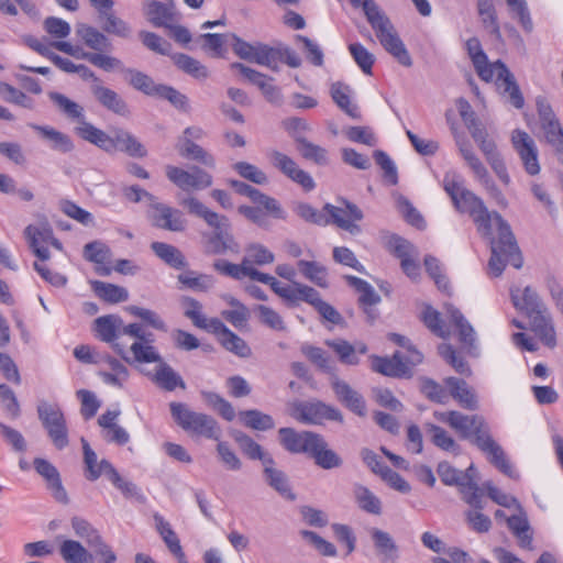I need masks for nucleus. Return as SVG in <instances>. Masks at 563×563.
Segmentation results:
<instances>
[{
    "label": "nucleus",
    "mask_w": 563,
    "mask_h": 563,
    "mask_svg": "<svg viewBox=\"0 0 563 563\" xmlns=\"http://www.w3.org/2000/svg\"><path fill=\"white\" fill-rule=\"evenodd\" d=\"M243 264L246 267H253V265H267L275 261V255L265 245L261 243H251L245 247V256L243 257Z\"/></svg>",
    "instance_id": "de8ad7c7"
},
{
    "label": "nucleus",
    "mask_w": 563,
    "mask_h": 563,
    "mask_svg": "<svg viewBox=\"0 0 563 563\" xmlns=\"http://www.w3.org/2000/svg\"><path fill=\"white\" fill-rule=\"evenodd\" d=\"M179 205L187 211L201 218L205 222L213 229V232L205 235V253L209 255H222L228 252L238 254L240 253V244L230 232V221L228 217L219 214L194 196L186 197L179 200Z\"/></svg>",
    "instance_id": "7ed1b4c3"
},
{
    "label": "nucleus",
    "mask_w": 563,
    "mask_h": 563,
    "mask_svg": "<svg viewBox=\"0 0 563 563\" xmlns=\"http://www.w3.org/2000/svg\"><path fill=\"white\" fill-rule=\"evenodd\" d=\"M507 523L514 536L518 539L519 545L522 549L531 550L532 534L527 518L523 516H511L507 518Z\"/></svg>",
    "instance_id": "3c124183"
},
{
    "label": "nucleus",
    "mask_w": 563,
    "mask_h": 563,
    "mask_svg": "<svg viewBox=\"0 0 563 563\" xmlns=\"http://www.w3.org/2000/svg\"><path fill=\"white\" fill-rule=\"evenodd\" d=\"M363 11L380 45L405 67L412 65L411 56L390 19L374 0H363Z\"/></svg>",
    "instance_id": "423d86ee"
},
{
    "label": "nucleus",
    "mask_w": 563,
    "mask_h": 563,
    "mask_svg": "<svg viewBox=\"0 0 563 563\" xmlns=\"http://www.w3.org/2000/svg\"><path fill=\"white\" fill-rule=\"evenodd\" d=\"M262 466L265 483L283 498L294 501L296 499V494L291 489L288 476L285 472L276 467L274 457L266 459V463Z\"/></svg>",
    "instance_id": "5701e85b"
},
{
    "label": "nucleus",
    "mask_w": 563,
    "mask_h": 563,
    "mask_svg": "<svg viewBox=\"0 0 563 563\" xmlns=\"http://www.w3.org/2000/svg\"><path fill=\"white\" fill-rule=\"evenodd\" d=\"M437 472L441 482L446 486L461 487L464 486L465 483H470V475L467 473H463V471L453 467L446 461L438 464Z\"/></svg>",
    "instance_id": "6e6d98bb"
},
{
    "label": "nucleus",
    "mask_w": 563,
    "mask_h": 563,
    "mask_svg": "<svg viewBox=\"0 0 563 563\" xmlns=\"http://www.w3.org/2000/svg\"><path fill=\"white\" fill-rule=\"evenodd\" d=\"M331 387L338 400L350 411L360 417H364L366 415V404L363 396L353 389L346 382L334 377L331 382Z\"/></svg>",
    "instance_id": "4be33fe9"
},
{
    "label": "nucleus",
    "mask_w": 563,
    "mask_h": 563,
    "mask_svg": "<svg viewBox=\"0 0 563 563\" xmlns=\"http://www.w3.org/2000/svg\"><path fill=\"white\" fill-rule=\"evenodd\" d=\"M150 219L153 227L170 232H184L188 224L181 210L156 201L152 203Z\"/></svg>",
    "instance_id": "2eb2a0df"
},
{
    "label": "nucleus",
    "mask_w": 563,
    "mask_h": 563,
    "mask_svg": "<svg viewBox=\"0 0 563 563\" xmlns=\"http://www.w3.org/2000/svg\"><path fill=\"white\" fill-rule=\"evenodd\" d=\"M121 317L118 314H107L97 318L93 321V330L98 339L110 343L112 349L125 358V345L118 342L120 339Z\"/></svg>",
    "instance_id": "a211bd4d"
},
{
    "label": "nucleus",
    "mask_w": 563,
    "mask_h": 563,
    "mask_svg": "<svg viewBox=\"0 0 563 563\" xmlns=\"http://www.w3.org/2000/svg\"><path fill=\"white\" fill-rule=\"evenodd\" d=\"M178 282L181 283L185 287L196 291H207L214 284V279L211 275H195V272L191 271L178 275Z\"/></svg>",
    "instance_id": "338daca9"
},
{
    "label": "nucleus",
    "mask_w": 563,
    "mask_h": 563,
    "mask_svg": "<svg viewBox=\"0 0 563 563\" xmlns=\"http://www.w3.org/2000/svg\"><path fill=\"white\" fill-rule=\"evenodd\" d=\"M294 212L306 222L320 227L330 224V219L323 209L318 210L307 202L296 203L294 207Z\"/></svg>",
    "instance_id": "69168bd1"
},
{
    "label": "nucleus",
    "mask_w": 563,
    "mask_h": 563,
    "mask_svg": "<svg viewBox=\"0 0 563 563\" xmlns=\"http://www.w3.org/2000/svg\"><path fill=\"white\" fill-rule=\"evenodd\" d=\"M298 268L308 280L316 284L317 286L321 288H327L329 286L327 269L323 265L313 261L310 262L300 260L298 262Z\"/></svg>",
    "instance_id": "5fc2aeb1"
},
{
    "label": "nucleus",
    "mask_w": 563,
    "mask_h": 563,
    "mask_svg": "<svg viewBox=\"0 0 563 563\" xmlns=\"http://www.w3.org/2000/svg\"><path fill=\"white\" fill-rule=\"evenodd\" d=\"M376 558L380 563H397L399 560V547L389 532L372 527L367 530Z\"/></svg>",
    "instance_id": "6ab92c4d"
},
{
    "label": "nucleus",
    "mask_w": 563,
    "mask_h": 563,
    "mask_svg": "<svg viewBox=\"0 0 563 563\" xmlns=\"http://www.w3.org/2000/svg\"><path fill=\"white\" fill-rule=\"evenodd\" d=\"M279 55V48L272 47L262 42H256V48L252 57L251 63L266 66L273 71H278L277 60Z\"/></svg>",
    "instance_id": "052dcab7"
},
{
    "label": "nucleus",
    "mask_w": 563,
    "mask_h": 563,
    "mask_svg": "<svg viewBox=\"0 0 563 563\" xmlns=\"http://www.w3.org/2000/svg\"><path fill=\"white\" fill-rule=\"evenodd\" d=\"M91 287L99 298L109 303L124 302L129 298L128 290L114 284L93 280L91 282Z\"/></svg>",
    "instance_id": "a19ab883"
},
{
    "label": "nucleus",
    "mask_w": 563,
    "mask_h": 563,
    "mask_svg": "<svg viewBox=\"0 0 563 563\" xmlns=\"http://www.w3.org/2000/svg\"><path fill=\"white\" fill-rule=\"evenodd\" d=\"M151 249L157 257H159L173 268L181 269L187 265L183 253L172 244L164 242H153L151 244Z\"/></svg>",
    "instance_id": "ea45409f"
},
{
    "label": "nucleus",
    "mask_w": 563,
    "mask_h": 563,
    "mask_svg": "<svg viewBox=\"0 0 563 563\" xmlns=\"http://www.w3.org/2000/svg\"><path fill=\"white\" fill-rule=\"evenodd\" d=\"M445 385L450 388V395L465 409L475 410L477 408V398L467 383L461 378L446 377Z\"/></svg>",
    "instance_id": "c756f323"
},
{
    "label": "nucleus",
    "mask_w": 563,
    "mask_h": 563,
    "mask_svg": "<svg viewBox=\"0 0 563 563\" xmlns=\"http://www.w3.org/2000/svg\"><path fill=\"white\" fill-rule=\"evenodd\" d=\"M153 380L158 387L166 391H173L176 387H180L181 389L186 388V384L181 376L176 373L172 366L162 361L156 368Z\"/></svg>",
    "instance_id": "58836bf2"
},
{
    "label": "nucleus",
    "mask_w": 563,
    "mask_h": 563,
    "mask_svg": "<svg viewBox=\"0 0 563 563\" xmlns=\"http://www.w3.org/2000/svg\"><path fill=\"white\" fill-rule=\"evenodd\" d=\"M84 257L86 261L95 263L96 273L100 276H109L112 268L104 263L111 257L110 247L101 241H92L84 246Z\"/></svg>",
    "instance_id": "cd10ccee"
},
{
    "label": "nucleus",
    "mask_w": 563,
    "mask_h": 563,
    "mask_svg": "<svg viewBox=\"0 0 563 563\" xmlns=\"http://www.w3.org/2000/svg\"><path fill=\"white\" fill-rule=\"evenodd\" d=\"M103 474L109 478L115 488H118L126 498L137 495V487L130 481H125L108 460H101Z\"/></svg>",
    "instance_id": "09e8293b"
},
{
    "label": "nucleus",
    "mask_w": 563,
    "mask_h": 563,
    "mask_svg": "<svg viewBox=\"0 0 563 563\" xmlns=\"http://www.w3.org/2000/svg\"><path fill=\"white\" fill-rule=\"evenodd\" d=\"M448 314L450 321L459 330L460 341L464 344L472 345L475 340V332L473 327L464 318L463 313L459 309L451 306L448 308Z\"/></svg>",
    "instance_id": "680f3d73"
},
{
    "label": "nucleus",
    "mask_w": 563,
    "mask_h": 563,
    "mask_svg": "<svg viewBox=\"0 0 563 563\" xmlns=\"http://www.w3.org/2000/svg\"><path fill=\"white\" fill-rule=\"evenodd\" d=\"M210 329L219 336L220 343L229 352L240 357H249L251 355L252 352L246 342L219 319L210 320Z\"/></svg>",
    "instance_id": "412c9836"
},
{
    "label": "nucleus",
    "mask_w": 563,
    "mask_h": 563,
    "mask_svg": "<svg viewBox=\"0 0 563 563\" xmlns=\"http://www.w3.org/2000/svg\"><path fill=\"white\" fill-rule=\"evenodd\" d=\"M511 143L522 161L525 170L531 176L538 175L540 173V164L538 148L533 139L526 131L517 129L511 134Z\"/></svg>",
    "instance_id": "f3484780"
},
{
    "label": "nucleus",
    "mask_w": 563,
    "mask_h": 563,
    "mask_svg": "<svg viewBox=\"0 0 563 563\" xmlns=\"http://www.w3.org/2000/svg\"><path fill=\"white\" fill-rule=\"evenodd\" d=\"M451 417L453 418L451 428L459 433L460 438L471 440L487 456L489 463L503 474L510 478L518 477L505 451L490 435L489 427L482 416H467L455 411Z\"/></svg>",
    "instance_id": "f03ea898"
},
{
    "label": "nucleus",
    "mask_w": 563,
    "mask_h": 563,
    "mask_svg": "<svg viewBox=\"0 0 563 563\" xmlns=\"http://www.w3.org/2000/svg\"><path fill=\"white\" fill-rule=\"evenodd\" d=\"M420 390L429 400L433 402L444 405L449 400V394L446 389L431 378H420Z\"/></svg>",
    "instance_id": "774afa93"
},
{
    "label": "nucleus",
    "mask_w": 563,
    "mask_h": 563,
    "mask_svg": "<svg viewBox=\"0 0 563 563\" xmlns=\"http://www.w3.org/2000/svg\"><path fill=\"white\" fill-rule=\"evenodd\" d=\"M465 48L478 77L486 82L496 78V86L501 93L508 95L509 101L515 108L521 109L525 104L523 96L506 64L501 60L489 63L477 37L468 38Z\"/></svg>",
    "instance_id": "20e7f679"
},
{
    "label": "nucleus",
    "mask_w": 563,
    "mask_h": 563,
    "mask_svg": "<svg viewBox=\"0 0 563 563\" xmlns=\"http://www.w3.org/2000/svg\"><path fill=\"white\" fill-rule=\"evenodd\" d=\"M24 234L35 256L41 261L49 260L51 253L46 245H48V240L52 239V229L30 224L25 228Z\"/></svg>",
    "instance_id": "bb28decb"
},
{
    "label": "nucleus",
    "mask_w": 563,
    "mask_h": 563,
    "mask_svg": "<svg viewBox=\"0 0 563 563\" xmlns=\"http://www.w3.org/2000/svg\"><path fill=\"white\" fill-rule=\"evenodd\" d=\"M541 130L547 144L552 147L558 162L563 165V126L561 122H554V124L543 126Z\"/></svg>",
    "instance_id": "4d7b16f0"
},
{
    "label": "nucleus",
    "mask_w": 563,
    "mask_h": 563,
    "mask_svg": "<svg viewBox=\"0 0 563 563\" xmlns=\"http://www.w3.org/2000/svg\"><path fill=\"white\" fill-rule=\"evenodd\" d=\"M325 344L338 355L339 361L345 365H358L360 357L355 354V347L343 339L327 340Z\"/></svg>",
    "instance_id": "13d9d810"
},
{
    "label": "nucleus",
    "mask_w": 563,
    "mask_h": 563,
    "mask_svg": "<svg viewBox=\"0 0 563 563\" xmlns=\"http://www.w3.org/2000/svg\"><path fill=\"white\" fill-rule=\"evenodd\" d=\"M90 92L106 110L123 118L130 117L131 110L128 102L115 90L102 84H96L90 86Z\"/></svg>",
    "instance_id": "aec40b11"
},
{
    "label": "nucleus",
    "mask_w": 563,
    "mask_h": 563,
    "mask_svg": "<svg viewBox=\"0 0 563 563\" xmlns=\"http://www.w3.org/2000/svg\"><path fill=\"white\" fill-rule=\"evenodd\" d=\"M231 68L239 70L251 84L255 85L264 98L273 104H282L283 93L279 87L273 84L274 78L268 77L242 63H232Z\"/></svg>",
    "instance_id": "dca6fc26"
},
{
    "label": "nucleus",
    "mask_w": 563,
    "mask_h": 563,
    "mask_svg": "<svg viewBox=\"0 0 563 563\" xmlns=\"http://www.w3.org/2000/svg\"><path fill=\"white\" fill-rule=\"evenodd\" d=\"M29 126L36 131L43 139L51 141L53 150L62 153H68L73 151L74 144L67 134L48 125L30 123Z\"/></svg>",
    "instance_id": "f704fd0d"
},
{
    "label": "nucleus",
    "mask_w": 563,
    "mask_h": 563,
    "mask_svg": "<svg viewBox=\"0 0 563 563\" xmlns=\"http://www.w3.org/2000/svg\"><path fill=\"white\" fill-rule=\"evenodd\" d=\"M166 177L183 191H200L209 188L213 183L212 175L199 166L184 169L168 165Z\"/></svg>",
    "instance_id": "9b49d317"
},
{
    "label": "nucleus",
    "mask_w": 563,
    "mask_h": 563,
    "mask_svg": "<svg viewBox=\"0 0 563 563\" xmlns=\"http://www.w3.org/2000/svg\"><path fill=\"white\" fill-rule=\"evenodd\" d=\"M477 11L484 27L500 40L501 32L493 0H477Z\"/></svg>",
    "instance_id": "49530a36"
},
{
    "label": "nucleus",
    "mask_w": 563,
    "mask_h": 563,
    "mask_svg": "<svg viewBox=\"0 0 563 563\" xmlns=\"http://www.w3.org/2000/svg\"><path fill=\"white\" fill-rule=\"evenodd\" d=\"M511 290V300L516 309L525 311L530 320L531 330L540 338V340L549 347L556 344L555 330L548 307L538 295V292L527 286L522 290Z\"/></svg>",
    "instance_id": "39448f33"
},
{
    "label": "nucleus",
    "mask_w": 563,
    "mask_h": 563,
    "mask_svg": "<svg viewBox=\"0 0 563 563\" xmlns=\"http://www.w3.org/2000/svg\"><path fill=\"white\" fill-rule=\"evenodd\" d=\"M144 13L147 20L156 27H167L175 21L173 5L165 4L157 0L145 2Z\"/></svg>",
    "instance_id": "c85d7f7f"
},
{
    "label": "nucleus",
    "mask_w": 563,
    "mask_h": 563,
    "mask_svg": "<svg viewBox=\"0 0 563 563\" xmlns=\"http://www.w3.org/2000/svg\"><path fill=\"white\" fill-rule=\"evenodd\" d=\"M459 152L474 174L475 179L484 187L487 194L500 206H506L505 196L498 189L488 174L487 168L475 154L472 144L462 136L455 137Z\"/></svg>",
    "instance_id": "1a4fd4ad"
},
{
    "label": "nucleus",
    "mask_w": 563,
    "mask_h": 563,
    "mask_svg": "<svg viewBox=\"0 0 563 563\" xmlns=\"http://www.w3.org/2000/svg\"><path fill=\"white\" fill-rule=\"evenodd\" d=\"M443 189L454 208L461 213H468L479 234L489 240L492 256L488 267L492 274L495 277L500 276L507 264L517 269L521 268L522 255L507 221L498 212L488 211L484 201L463 186L457 174L444 175Z\"/></svg>",
    "instance_id": "f257e3e1"
},
{
    "label": "nucleus",
    "mask_w": 563,
    "mask_h": 563,
    "mask_svg": "<svg viewBox=\"0 0 563 563\" xmlns=\"http://www.w3.org/2000/svg\"><path fill=\"white\" fill-rule=\"evenodd\" d=\"M124 73L131 76L129 84L134 89L143 92L146 96L157 97L162 84H155V81L148 75L136 69L128 68L124 70Z\"/></svg>",
    "instance_id": "8fccbe9b"
},
{
    "label": "nucleus",
    "mask_w": 563,
    "mask_h": 563,
    "mask_svg": "<svg viewBox=\"0 0 563 563\" xmlns=\"http://www.w3.org/2000/svg\"><path fill=\"white\" fill-rule=\"evenodd\" d=\"M319 433L312 431H297L294 428H280L278 430L279 443L289 453L307 454L310 456L316 448Z\"/></svg>",
    "instance_id": "4468645a"
},
{
    "label": "nucleus",
    "mask_w": 563,
    "mask_h": 563,
    "mask_svg": "<svg viewBox=\"0 0 563 563\" xmlns=\"http://www.w3.org/2000/svg\"><path fill=\"white\" fill-rule=\"evenodd\" d=\"M33 464L35 471L46 481L47 488L52 492L54 498L62 504H67L68 496L57 468L51 462L41 457L34 459Z\"/></svg>",
    "instance_id": "b1692460"
},
{
    "label": "nucleus",
    "mask_w": 563,
    "mask_h": 563,
    "mask_svg": "<svg viewBox=\"0 0 563 563\" xmlns=\"http://www.w3.org/2000/svg\"><path fill=\"white\" fill-rule=\"evenodd\" d=\"M172 58L177 68L185 74L199 80L208 78V68L198 59L183 53H177Z\"/></svg>",
    "instance_id": "37998d69"
},
{
    "label": "nucleus",
    "mask_w": 563,
    "mask_h": 563,
    "mask_svg": "<svg viewBox=\"0 0 563 563\" xmlns=\"http://www.w3.org/2000/svg\"><path fill=\"white\" fill-rule=\"evenodd\" d=\"M331 97L336 106L351 118H358V109L352 103L350 98V88L341 82H334L331 86Z\"/></svg>",
    "instance_id": "603ef678"
},
{
    "label": "nucleus",
    "mask_w": 563,
    "mask_h": 563,
    "mask_svg": "<svg viewBox=\"0 0 563 563\" xmlns=\"http://www.w3.org/2000/svg\"><path fill=\"white\" fill-rule=\"evenodd\" d=\"M290 415L305 424H321L324 420L343 423L342 412L320 400L296 401L291 406Z\"/></svg>",
    "instance_id": "9d476101"
},
{
    "label": "nucleus",
    "mask_w": 563,
    "mask_h": 563,
    "mask_svg": "<svg viewBox=\"0 0 563 563\" xmlns=\"http://www.w3.org/2000/svg\"><path fill=\"white\" fill-rule=\"evenodd\" d=\"M179 154L192 161H197L207 167H216V158L200 145L196 144L189 137H181L178 145Z\"/></svg>",
    "instance_id": "c9c22d12"
},
{
    "label": "nucleus",
    "mask_w": 563,
    "mask_h": 563,
    "mask_svg": "<svg viewBox=\"0 0 563 563\" xmlns=\"http://www.w3.org/2000/svg\"><path fill=\"white\" fill-rule=\"evenodd\" d=\"M316 448L312 450L310 457L314 460V463L323 470H333L341 467L343 460L333 450L329 449L327 441L320 434Z\"/></svg>",
    "instance_id": "2f4dec72"
},
{
    "label": "nucleus",
    "mask_w": 563,
    "mask_h": 563,
    "mask_svg": "<svg viewBox=\"0 0 563 563\" xmlns=\"http://www.w3.org/2000/svg\"><path fill=\"white\" fill-rule=\"evenodd\" d=\"M111 133L113 152L120 151L136 158H143L147 155L145 146L131 132L121 128H113Z\"/></svg>",
    "instance_id": "a878e982"
},
{
    "label": "nucleus",
    "mask_w": 563,
    "mask_h": 563,
    "mask_svg": "<svg viewBox=\"0 0 563 563\" xmlns=\"http://www.w3.org/2000/svg\"><path fill=\"white\" fill-rule=\"evenodd\" d=\"M372 369L385 376L396 378L410 377L412 374L400 352H396L391 357L373 355Z\"/></svg>",
    "instance_id": "393cba45"
},
{
    "label": "nucleus",
    "mask_w": 563,
    "mask_h": 563,
    "mask_svg": "<svg viewBox=\"0 0 563 563\" xmlns=\"http://www.w3.org/2000/svg\"><path fill=\"white\" fill-rule=\"evenodd\" d=\"M428 432L431 434L432 443L439 449L451 452L454 455L461 453V446L443 428L437 424H429Z\"/></svg>",
    "instance_id": "bf43d9fd"
},
{
    "label": "nucleus",
    "mask_w": 563,
    "mask_h": 563,
    "mask_svg": "<svg viewBox=\"0 0 563 563\" xmlns=\"http://www.w3.org/2000/svg\"><path fill=\"white\" fill-rule=\"evenodd\" d=\"M36 410L38 419L54 446L58 450L65 449L69 444L68 428L60 407L57 404L41 400Z\"/></svg>",
    "instance_id": "6e6552de"
},
{
    "label": "nucleus",
    "mask_w": 563,
    "mask_h": 563,
    "mask_svg": "<svg viewBox=\"0 0 563 563\" xmlns=\"http://www.w3.org/2000/svg\"><path fill=\"white\" fill-rule=\"evenodd\" d=\"M153 519L155 522V528L159 536L162 537V539L164 540L168 550L179 560V562L187 563L185 561V553L180 545V541L175 531L172 529L170 523L166 521L164 517L157 512L154 514Z\"/></svg>",
    "instance_id": "7c9ffc66"
},
{
    "label": "nucleus",
    "mask_w": 563,
    "mask_h": 563,
    "mask_svg": "<svg viewBox=\"0 0 563 563\" xmlns=\"http://www.w3.org/2000/svg\"><path fill=\"white\" fill-rule=\"evenodd\" d=\"M354 496L358 507L372 515L382 514V501L372 493L367 487L363 485H356L354 487Z\"/></svg>",
    "instance_id": "864d4df0"
},
{
    "label": "nucleus",
    "mask_w": 563,
    "mask_h": 563,
    "mask_svg": "<svg viewBox=\"0 0 563 563\" xmlns=\"http://www.w3.org/2000/svg\"><path fill=\"white\" fill-rule=\"evenodd\" d=\"M344 207L325 203L323 210L330 219V224L356 235L361 233V227L356 223L363 219L362 210L354 203L342 200Z\"/></svg>",
    "instance_id": "f8f14e48"
},
{
    "label": "nucleus",
    "mask_w": 563,
    "mask_h": 563,
    "mask_svg": "<svg viewBox=\"0 0 563 563\" xmlns=\"http://www.w3.org/2000/svg\"><path fill=\"white\" fill-rule=\"evenodd\" d=\"M76 33L89 48L96 52L111 49L110 40L93 26L80 23L77 25Z\"/></svg>",
    "instance_id": "e433bc0d"
},
{
    "label": "nucleus",
    "mask_w": 563,
    "mask_h": 563,
    "mask_svg": "<svg viewBox=\"0 0 563 563\" xmlns=\"http://www.w3.org/2000/svg\"><path fill=\"white\" fill-rule=\"evenodd\" d=\"M80 58L89 62L91 65L104 70L111 71L114 69L124 71L122 62L113 56L97 53V52H81Z\"/></svg>",
    "instance_id": "e2e57ef3"
},
{
    "label": "nucleus",
    "mask_w": 563,
    "mask_h": 563,
    "mask_svg": "<svg viewBox=\"0 0 563 563\" xmlns=\"http://www.w3.org/2000/svg\"><path fill=\"white\" fill-rule=\"evenodd\" d=\"M230 434L239 445L242 453L250 460H258L262 462L263 465L266 463V459L273 457L272 454L265 452L263 448L246 433L240 430H232Z\"/></svg>",
    "instance_id": "72a5a7b5"
},
{
    "label": "nucleus",
    "mask_w": 563,
    "mask_h": 563,
    "mask_svg": "<svg viewBox=\"0 0 563 563\" xmlns=\"http://www.w3.org/2000/svg\"><path fill=\"white\" fill-rule=\"evenodd\" d=\"M71 528L75 534L85 540L88 547L99 542L102 538L99 531L86 519L75 516L70 520Z\"/></svg>",
    "instance_id": "0e129e2a"
},
{
    "label": "nucleus",
    "mask_w": 563,
    "mask_h": 563,
    "mask_svg": "<svg viewBox=\"0 0 563 563\" xmlns=\"http://www.w3.org/2000/svg\"><path fill=\"white\" fill-rule=\"evenodd\" d=\"M59 554L66 563H93L92 554L76 540L63 541L59 545Z\"/></svg>",
    "instance_id": "4c0bfd02"
},
{
    "label": "nucleus",
    "mask_w": 563,
    "mask_h": 563,
    "mask_svg": "<svg viewBox=\"0 0 563 563\" xmlns=\"http://www.w3.org/2000/svg\"><path fill=\"white\" fill-rule=\"evenodd\" d=\"M77 132L85 141H88L107 153H113L111 132L108 134L86 120L77 128Z\"/></svg>",
    "instance_id": "473e14b6"
},
{
    "label": "nucleus",
    "mask_w": 563,
    "mask_h": 563,
    "mask_svg": "<svg viewBox=\"0 0 563 563\" xmlns=\"http://www.w3.org/2000/svg\"><path fill=\"white\" fill-rule=\"evenodd\" d=\"M239 419L246 428L256 431H267L275 427L273 417L257 409L240 411Z\"/></svg>",
    "instance_id": "79ce46f5"
},
{
    "label": "nucleus",
    "mask_w": 563,
    "mask_h": 563,
    "mask_svg": "<svg viewBox=\"0 0 563 563\" xmlns=\"http://www.w3.org/2000/svg\"><path fill=\"white\" fill-rule=\"evenodd\" d=\"M267 157L271 164L283 175L298 184L306 191H311L316 187V183L311 175L299 168L297 163L288 155L273 150L268 152Z\"/></svg>",
    "instance_id": "ddd939ff"
},
{
    "label": "nucleus",
    "mask_w": 563,
    "mask_h": 563,
    "mask_svg": "<svg viewBox=\"0 0 563 563\" xmlns=\"http://www.w3.org/2000/svg\"><path fill=\"white\" fill-rule=\"evenodd\" d=\"M169 409L175 422L186 432L219 440L221 429L211 416L192 411L183 402L173 401Z\"/></svg>",
    "instance_id": "0eeeda50"
},
{
    "label": "nucleus",
    "mask_w": 563,
    "mask_h": 563,
    "mask_svg": "<svg viewBox=\"0 0 563 563\" xmlns=\"http://www.w3.org/2000/svg\"><path fill=\"white\" fill-rule=\"evenodd\" d=\"M48 98L68 119L76 120L80 124L85 121L84 108L77 102L56 91L48 92Z\"/></svg>",
    "instance_id": "c03bdc74"
},
{
    "label": "nucleus",
    "mask_w": 563,
    "mask_h": 563,
    "mask_svg": "<svg viewBox=\"0 0 563 563\" xmlns=\"http://www.w3.org/2000/svg\"><path fill=\"white\" fill-rule=\"evenodd\" d=\"M296 143L298 152L305 159L320 166L329 164L328 151L324 147L308 141L306 137H297Z\"/></svg>",
    "instance_id": "a18cd8bd"
}]
</instances>
